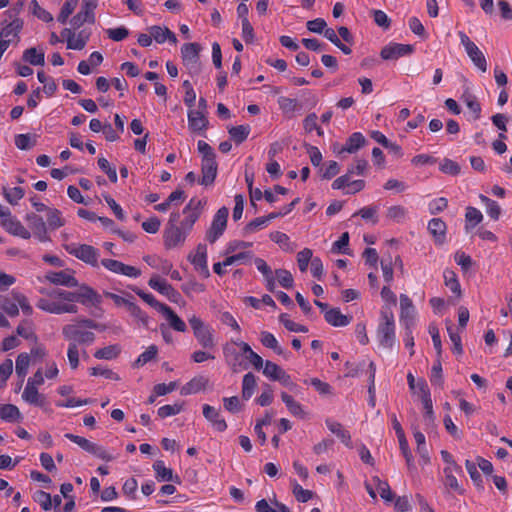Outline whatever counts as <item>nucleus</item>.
Instances as JSON below:
<instances>
[{"instance_id": "nucleus-7", "label": "nucleus", "mask_w": 512, "mask_h": 512, "mask_svg": "<svg viewBox=\"0 0 512 512\" xmlns=\"http://www.w3.org/2000/svg\"><path fill=\"white\" fill-rule=\"evenodd\" d=\"M201 45L198 43H187L181 48V55L183 64L188 69L191 75H196L200 72L199 53Z\"/></svg>"}, {"instance_id": "nucleus-59", "label": "nucleus", "mask_w": 512, "mask_h": 512, "mask_svg": "<svg viewBox=\"0 0 512 512\" xmlns=\"http://www.w3.org/2000/svg\"><path fill=\"white\" fill-rule=\"evenodd\" d=\"M183 409V404L174 403L172 405H164L158 409V415L161 418H166L169 416H174L180 413Z\"/></svg>"}, {"instance_id": "nucleus-6", "label": "nucleus", "mask_w": 512, "mask_h": 512, "mask_svg": "<svg viewBox=\"0 0 512 512\" xmlns=\"http://www.w3.org/2000/svg\"><path fill=\"white\" fill-rule=\"evenodd\" d=\"M23 20L14 18L11 21L3 20L0 28V41L7 47L17 45L20 41V32L23 28Z\"/></svg>"}, {"instance_id": "nucleus-50", "label": "nucleus", "mask_w": 512, "mask_h": 512, "mask_svg": "<svg viewBox=\"0 0 512 512\" xmlns=\"http://www.w3.org/2000/svg\"><path fill=\"white\" fill-rule=\"evenodd\" d=\"M5 199L11 204L16 205L23 198L25 192L21 187L3 188Z\"/></svg>"}, {"instance_id": "nucleus-55", "label": "nucleus", "mask_w": 512, "mask_h": 512, "mask_svg": "<svg viewBox=\"0 0 512 512\" xmlns=\"http://www.w3.org/2000/svg\"><path fill=\"white\" fill-rule=\"evenodd\" d=\"M11 296L15 300V302L18 305V308L20 307L24 314L31 315L33 312V309L31 305L28 302V299L25 295H23L20 292L12 291Z\"/></svg>"}, {"instance_id": "nucleus-14", "label": "nucleus", "mask_w": 512, "mask_h": 512, "mask_svg": "<svg viewBox=\"0 0 512 512\" xmlns=\"http://www.w3.org/2000/svg\"><path fill=\"white\" fill-rule=\"evenodd\" d=\"M148 285L162 295H165L170 301L174 303H178L182 298L177 290H175L165 280L161 279L158 275L152 276L148 282Z\"/></svg>"}, {"instance_id": "nucleus-5", "label": "nucleus", "mask_w": 512, "mask_h": 512, "mask_svg": "<svg viewBox=\"0 0 512 512\" xmlns=\"http://www.w3.org/2000/svg\"><path fill=\"white\" fill-rule=\"evenodd\" d=\"M64 249L77 259L92 267L98 266L100 253L98 249L88 244L69 243L65 244Z\"/></svg>"}, {"instance_id": "nucleus-31", "label": "nucleus", "mask_w": 512, "mask_h": 512, "mask_svg": "<svg viewBox=\"0 0 512 512\" xmlns=\"http://www.w3.org/2000/svg\"><path fill=\"white\" fill-rule=\"evenodd\" d=\"M328 429L335 434L347 447H352L349 432L338 422L326 421Z\"/></svg>"}, {"instance_id": "nucleus-42", "label": "nucleus", "mask_w": 512, "mask_h": 512, "mask_svg": "<svg viewBox=\"0 0 512 512\" xmlns=\"http://www.w3.org/2000/svg\"><path fill=\"white\" fill-rule=\"evenodd\" d=\"M260 341L263 346L274 350L278 355L284 354V350L279 345L277 339L275 338V336L272 333L267 332V331L261 332Z\"/></svg>"}, {"instance_id": "nucleus-64", "label": "nucleus", "mask_w": 512, "mask_h": 512, "mask_svg": "<svg viewBox=\"0 0 512 512\" xmlns=\"http://www.w3.org/2000/svg\"><path fill=\"white\" fill-rule=\"evenodd\" d=\"M293 494L295 498L302 503L308 502L313 497L311 490L303 489L302 486L296 482L293 484Z\"/></svg>"}, {"instance_id": "nucleus-43", "label": "nucleus", "mask_w": 512, "mask_h": 512, "mask_svg": "<svg viewBox=\"0 0 512 512\" xmlns=\"http://www.w3.org/2000/svg\"><path fill=\"white\" fill-rule=\"evenodd\" d=\"M444 283L445 285L458 297L461 296V287L459 284V281L457 279V276L454 271L452 270H445L444 271Z\"/></svg>"}, {"instance_id": "nucleus-26", "label": "nucleus", "mask_w": 512, "mask_h": 512, "mask_svg": "<svg viewBox=\"0 0 512 512\" xmlns=\"http://www.w3.org/2000/svg\"><path fill=\"white\" fill-rule=\"evenodd\" d=\"M149 32L157 43H164L166 40L170 41L173 44H176L177 38L175 34L169 30L167 27L161 26H151L149 28Z\"/></svg>"}, {"instance_id": "nucleus-54", "label": "nucleus", "mask_w": 512, "mask_h": 512, "mask_svg": "<svg viewBox=\"0 0 512 512\" xmlns=\"http://www.w3.org/2000/svg\"><path fill=\"white\" fill-rule=\"evenodd\" d=\"M398 440H399V447H400V450L406 460L407 467H408L409 471H413L415 469V464H414V459H413L412 453L408 446L407 439L405 437V438L398 439Z\"/></svg>"}, {"instance_id": "nucleus-46", "label": "nucleus", "mask_w": 512, "mask_h": 512, "mask_svg": "<svg viewBox=\"0 0 512 512\" xmlns=\"http://www.w3.org/2000/svg\"><path fill=\"white\" fill-rule=\"evenodd\" d=\"M153 469L159 481H174L173 471L170 468L165 467L163 461H156L153 464Z\"/></svg>"}, {"instance_id": "nucleus-47", "label": "nucleus", "mask_w": 512, "mask_h": 512, "mask_svg": "<svg viewBox=\"0 0 512 512\" xmlns=\"http://www.w3.org/2000/svg\"><path fill=\"white\" fill-rule=\"evenodd\" d=\"M465 218L467 222L465 228L468 230L479 224L483 220V215L478 209L474 207H467Z\"/></svg>"}, {"instance_id": "nucleus-58", "label": "nucleus", "mask_w": 512, "mask_h": 512, "mask_svg": "<svg viewBox=\"0 0 512 512\" xmlns=\"http://www.w3.org/2000/svg\"><path fill=\"white\" fill-rule=\"evenodd\" d=\"M30 9L32 13L44 22H50L53 20L51 13L42 8L36 0L30 2Z\"/></svg>"}, {"instance_id": "nucleus-37", "label": "nucleus", "mask_w": 512, "mask_h": 512, "mask_svg": "<svg viewBox=\"0 0 512 512\" xmlns=\"http://www.w3.org/2000/svg\"><path fill=\"white\" fill-rule=\"evenodd\" d=\"M228 132L230 134L231 139L235 143L241 144L248 138L249 133H250V126L249 125L232 126L228 129Z\"/></svg>"}, {"instance_id": "nucleus-33", "label": "nucleus", "mask_w": 512, "mask_h": 512, "mask_svg": "<svg viewBox=\"0 0 512 512\" xmlns=\"http://www.w3.org/2000/svg\"><path fill=\"white\" fill-rule=\"evenodd\" d=\"M190 260L197 269L205 270L206 273L209 274L207 270V249L205 245L199 244L195 254L191 256Z\"/></svg>"}, {"instance_id": "nucleus-44", "label": "nucleus", "mask_w": 512, "mask_h": 512, "mask_svg": "<svg viewBox=\"0 0 512 512\" xmlns=\"http://www.w3.org/2000/svg\"><path fill=\"white\" fill-rule=\"evenodd\" d=\"M47 212V223L49 228L55 230L65 224V220L58 209L50 208L47 209Z\"/></svg>"}, {"instance_id": "nucleus-48", "label": "nucleus", "mask_w": 512, "mask_h": 512, "mask_svg": "<svg viewBox=\"0 0 512 512\" xmlns=\"http://www.w3.org/2000/svg\"><path fill=\"white\" fill-rule=\"evenodd\" d=\"M132 290L147 304H149L151 307L155 308L159 312L162 311V309L166 306V304H163L155 299V297L152 294L146 293L142 291L141 289L137 287H133Z\"/></svg>"}, {"instance_id": "nucleus-24", "label": "nucleus", "mask_w": 512, "mask_h": 512, "mask_svg": "<svg viewBox=\"0 0 512 512\" xmlns=\"http://www.w3.org/2000/svg\"><path fill=\"white\" fill-rule=\"evenodd\" d=\"M22 399L30 405L43 407L46 404V397L39 393L37 387L26 385L22 393Z\"/></svg>"}, {"instance_id": "nucleus-20", "label": "nucleus", "mask_w": 512, "mask_h": 512, "mask_svg": "<svg viewBox=\"0 0 512 512\" xmlns=\"http://www.w3.org/2000/svg\"><path fill=\"white\" fill-rule=\"evenodd\" d=\"M428 230L436 244L442 245L445 242L447 226L443 220L440 218L431 219L428 223Z\"/></svg>"}, {"instance_id": "nucleus-36", "label": "nucleus", "mask_w": 512, "mask_h": 512, "mask_svg": "<svg viewBox=\"0 0 512 512\" xmlns=\"http://www.w3.org/2000/svg\"><path fill=\"white\" fill-rule=\"evenodd\" d=\"M257 386L256 377L252 372H249L243 376L242 380V398L248 400L253 395Z\"/></svg>"}, {"instance_id": "nucleus-28", "label": "nucleus", "mask_w": 512, "mask_h": 512, "mask_svg": "<svg viewBox=\"0 0 512 512\" xmlns=\"http://www.w3.org/2000/svg\"><path fill=\"white\" fill-rule=\"evenodd\" d=\"M413 435H414L415 442L417 444L416 451L420 456L421 463L423 465H427L430 462V457H429L428 450L425 446V436L423 433H421L415 427L413 428Z\"/></svg>"}, {"instance_id": "nucleus-21", "label": "nucleus", "mask_w": 512, "mask_h": 512, "mask_svg": "<svg viewBox=\"0 0 512 512\" xmlns=\"http://www.w3.org/2000/svg\"><path fill=\"white\" fill-rule=\"evenodd\" d=\"M209 383L207 377L203 375H197L193 377L189 382H187L184 386H182L180 393L181 395H190L198 393L204 390Z\"/></svg>"}, {"instance_id": "nucleus-13", "label": "nucleus", "mask_w": 512, "mask_h": 512, "mask_svg": "<svg viewBox=\"0 0 512 512\" xmlns=\"http://www.w3.org/2000/svg\"><path fill=\"white\" fill-rule=\"evenodd\" d=\"M413 51L414 47L410 44L390 43L381 49L380 56L383 60H397Z\"/></svg>"}, {"instance_id": "nucleus-56", "label": "nucleus", "mask_w": 512, "mask_h": 512, "mask_svg": "<svg viewBox=\"0 0 512 512\" xmlns=\"http://www.w3.org/2000/svg\"><path fill=\"white\" fill-rule=\"evenodd\" d=\"M283 371L284 370L279 365L272 361L267 360L264 364L263 374L274 381Z\"/></svg>"}, {"instance_id": "nucleus-29", "label": "nucleus", "mask_w": 512, "mask_h": 512, "mask_svg": "<svg viewBox=\"0 0 512 512\" xmlns=\"http://www.w3.org/2000/svg\"><path fill=\"white\" fill-rule=\"evenodd\" d=\"M0 419L7 422H17L22 419V415L17 406L0 404Z\"/></svg>"}, {"instance_id": "nucleus-27", "label": "nucleus", "mask_w": 512, "mask_h": 512, "mask_svg": "<svg viewBox=\"0 0 512 512\" xmlns=\"http://www.w3.org/2000/svg\"><path fill=\"white\" fill-rule=\"evenodd\" d=\"M161 313L175 331L185 332L187 330L185 322L169 306L166 305Z\"/></svg>"}, {"instance_id": "nucleus-16", "label": "nucleus", "mask_w": 512, "mask_h": 512, "mask_svg": "<svg viewBox=\"0 0 512 512\" xmlns=\"http://www.w3.org/2000/svg\"><path fill=\"white\" fill-rule=\"evenodd\" d=\"M47 281L55 285H62L66 287H77L78 281L73 275V271H50L45 275Z\"/></svg>"}, {"instance_id": "nucleus-45", "label": "nucleus", "mask_w": 512, "mask_h": 512, "mask_svg": "<svg viewBox=\"0 0 512 512\" xmlns=\"http://www.w3.org/2000/svg\"><path fill=\"white\" fill-rule=\"evenodd\" d=\"M0 309L6 312L10 317H16L19 314V308L13 297L0 296Z\"/></svg>"}, {"instance_id": "nucleus-30", "label": "nucleus", "mask_w": 512, "mask_h": 512, "mask_svg": "<svg viewBox=\"0 0 512 512\" xmlns=\"http://www.w3.org/2000/svg\"><path fill=\"white\" fill-rule=\"evenodd\" d=\"M365 143V137L360 132H355L347 139L345 146L339 151V153H355L362 146H364Z\"/></svg>"}, {"instance_id": "nucleus-34", "label": "nucleus", "mask_w": 512, "mask_h": 512, "mask_svg": "<svg viewBox=\"0 0 512 512\" xmlns=\"http://www.w3.org/2000/svg\"><path fill=\"white\" fill-rule=\"evenodd\" d=\"M23 60L34 66H43L45 63L44 51H38L37 48L32 47L26 49L22 56Z\"/></svg>"}, {"instance_id": "nucleus-15", "label": "nucleus", "mask_w": 512, "mask_h": 512, "mask_svg": "<svg viewBox=\"0 0 512 512\" xmlns=\"http://www.w3.org/2000/svg\"><path fill=\"white\" fill-rule=\"evenodd\" d=\"M1 225L8 233L14 236H18L23 239H29L31 237L30 232L22 225L18 219L11 216L10 211L7 212V215L1 217Z\"/></svg>"}, {"instance_id": "nucleus-51", "label": "nucleus", "mask_w": 512, "mask_h": 512, "mask_svg": "<svg viewBox=\"0 0 512 512\" xmlns=\"http://www.w3.org/2000/svg\"><path fill=\"white\" fill-rule=\"evenodd\" d=\"M79 0H66L63 4L61 11L58 15V21L62 24H65L69 16L75 10Z\"/></svg>"}, {"instance_id": "nucleus-41", "label": "nucleus", "mask_w": 512, "mask_h": 512, "mask_svg": "<svg viewBox=\"0 0 512 512\" xmlns=\"http://www.w3.org/2000/svg\"><path fill=\"white\" fill-rule=\"evenodd\" d=\"M30 361V355L28 353H20L16 359V374L20 379H22V381H24V378L28 373Z\"/></svg>"}, {"instance_id": "nucleus-38", "label": "nucleus", "mask_w": 512, "mask_h": 512, "mask_svg": "<svg viewBox=\"0 0 512 512\" xmlns=\"http://www.w3.org/2000/svg\"><path fill=\"white\" fill-rule=\"evenodd\" d=\"M121 353V347L118 344L106 346L104 348L96 350L94 357L97 359L112 360L119 356Z\"/></svg>"}, {"instance_id": "nucleus-40", "label": "nucleus", "mask_w": 512, "mask_h": 512, "mask_svg": "<svg viewBox=\"0 0 512 512\" xmlns=\"http://www.w3.org/2000/svg\"><path fill=\"white\" fill-rule=\"evenodd\" d=\"M78 297L77 302L85 304L86 302L97 303L100 301L99 295L89 286H82L78 292H75Z\"/></svg>"}, {"instance_id": "nucleus-4", "label": "nucleus", "mask_w": 512, "mask_h": 512, "mask_svg": "<svg viewBox=\"0 0 512 512\" xmlns=\"http://www.w3.org/2000/svg\"><path fill=\"white\" fill-rule=\"evenodd\" d=\"M83 327L85 326L80 323L79 319L73 324L64 325L62 328V335L69 341V343H74L75 345H89L94 342L95 334L93 332L83 330Z\"/></svg>"}, {"instance_id": "nucleus-52", "label": "nucleus", "mask_w": 512, "mask_h": 512, "mask_svg": "<svg viewBox=\"0 0 512 512\" xmlns=\"http://www.w3.org/2000/svg\"><path fill=\"white\" fill-rule=\"evenodd\" d=\"M480 199L483 203H485L488 215L492 219L497 220L501 213L500 206L497 204V202L484 195H480Z\"/></svg>"}, {"instance_id": "nucleus-53", "label": "nucleus", "mask_w": 512, "mask_h": 512, "mask_svg": "<svg viewBox=\"0 0 512 512\" xmlns=\"http://www.w3.org/2000/svg\"><path fill=\"white\" fill-rule=\"evenodd\" d=\"M312 250L304 248L297 254V263L301 272H306L309 262H312Z\"/></svg>"}, {"instance_id": "nucleus-18", "label": "nucleus", "mask_w": 512, "mask_h": 512, "mask_svg": "<svg viewBox=\"0 0 512 512\" xmlns=\"http://www.w3.org/2000/svg\"><path fill=\"white\" fill-rule=\"evenodd\" d=\"M26 220L35 237H37L41 242L49 240V237L47 236V226L42 217L35 213H30L27 214Z\"/></svg>"}, {"instance_id": "nucleus-60", "label": "nucleus", "mask_w": 512, "mask_h": 512, "mask_svg": "<svg viewBox=\"0 0 512 512\" xmlns=\"http://www.w3.org/2000/svg\"><path fill=\"white\" fill-rule=\"evenodd\" d=\"M373 481L376 483L377 490L382 499L385 501H392L393 494L387 482L381 481L378 477H374Z\"/></svg>"}, {"instance_id": "nucleus-49", "label": "nucleus", "mask_w": 512, "mask_h": 512, "mask_svg": "<svg viewBox=\"0 0 512 512\" xmlns=\"http://www.w3.org/2000/svg\"><path fill=\"white\" fill-rule=\"evenodd\" d=\"M15 145L20 150H29L36 145V137L29 134H19L15 137Z\"/></svg>"}, {"instance_id": "nucleus-11", "label": "nucleus", "mask_w": 512, "mask_h": 512, "mask_svg": "<svg viewBox=\"0 0 512 512\" xmlns=\"http://www.w3.org/2000/svg\"><path fill=\"white\" fill-rule=\"evenodd\" d=\"M96 6V0H83L81 10L70 21L72 27L77 29L84 23H94V10Z\"/></svg>"}, {"instance_id": "nucleus-23", "label": "nucleus", "mask_w": 512, "mask_h": 512, "mask_svg": "<svg viewBox=\"0 0 512 512\" xmlns=\"http://www.w3.org/2000/svg\"><path fill=\"white\" fill-rule=\"evenodd\" d=\"M203 415L209 422L212 423L216 430L220 432L226 430V421L223 418H220V412L214 407L205 404L203 406Z\"/></svg>"}, {"instance_id": "nucleus-9", "label": "nucleus", "mask_w": 512, "mask_h": 512, "mask_svg": "<svg viewBox=\"0 0 512 512\" xmlns=\"http://www.w3.org/2000/svg\"><path fill=\"white\" fill-rule=\"evenodd\" d=\"M206 204L205 200L192 198L188 204L183 209L184 219L180 222V224L186 229L188 232L191 231L193 225L198 220L200 215L202 214L204 205Z\"/></svg>"}, {"instance_id": "nucleus-63", "label": "nucleus", "mask_w": 512, "mask_h": 512, "mask_svg": "<svg viewBox=\"0 0 512 512\" xmlns=\"http://www.w3.org/2000/svg\"><path fill=\"white\" fill-rule=\"evenodd\" d=\"M349 234L344 232L340 238L333 243L332 251L341 254L348 253Z\"/></svg>"}, {"instance_id": "nucleus-12", "label": "nucleus", "mask_w": 512, "mask_h": 512, "mask_svg": "<svg viewBox=\"0 0 512 512\" xmlns=\"http://www.w3.org/2000/svg\"><path fill=\"white\" fill-rule=\"evenodd\" d=\"M101 264L110 272L115 274L124 275L130 278H137L141 275L140 269L124 264L118 260L113 259H102Z\"/></svg>"}, {"instance_id": "nucleus-10", "label": "nucleus", "mask_w": 512, "mask_h": 512, "mask_svg": "<svg viewBox=\"0 0 512 512\" xmlns=\"http://www.w3.org/2000/svg\"><path fill=\"white\" fill-rule=\"evenodd\" d=\"M229 210L227 207H221L213 217L210 228L206 232V239L214 243L225 231Z\"/></svg>"}, {"instance_id": "nucleus-57", "label": "nucleus", "mask_w": 512, "mask_h": 512, "mask_svg": "<svg viewBox=\"0 0 512 512\" xmlns=\"http://www.w3.org/2000/svg\"><path fill=\"white\" fill-rule=\"evenodd\" d=\"M275 276L283 288L289 289L293 286V276L288 270L277 269L275 270Z\"/></svg>"}, {"instance_id": "nucleus-62", "label": "nucleus", "mask_w": 512, "mask_h": 512, "mask_svg": "<svg viewBox=\"0 0 512 512\" xmlns=\"http://www.w3.org/2000/svg\"><path fill=\"white\" fill-rule=\"evenodd\" d=\"M33 499L40 504V506L45 510H49L52 507V497L49 493L39 490L36 491Z\"/></svg>"}, {"instance_id": "nucleus-35", "label": "nucleus", "mask_w": 512, "mask_h": 512, "mask_svg": "<svg viewBox=\"0 0 512 512\" xmlns=\"http://www.w3.org/2000/svg\"><path fill=\"white\" fill-rule=\"evenodd\" d=\"M273 504L274 507H272L266 499H261L255 505L256 512H290L286 505L275 499L273 500Z\"/></svg>"}, {"instance_id": "nucleus-17", "label": "nucleus", "mask_w": 512, "mask_h": 512, "mask_svg": "<svg viewBox=\"0 0 512 512\" xmlns=\"http://www.w3.org/2000/svg\"><path fill=\"white\" fill-rule=\"evenodd\" d=\"M400 309V319L404 322L405 329L410 330L415 322V307L406 294L400 295Z\"/></svg>"}, {"instance_id": "nucleus-39", "label": "nucleus", "mask_w": 512, "mask_h": 512, "mask_svg": "<svg viewBox=\"0 0 512 512\" xmlns=\"http://www.w3.org/2000/svg\"><path fill=\"white\" fill-rule=\"evenodd\" d=\"M158 355V348L156 345H150L133 363V367L139 368L148 362L155 360Z\"/></svg>"}, {"instance_id": "nucleus-61", "label": "nucleus", "mask_w": 512, "mask_h": 512, "mask_svg": "<svg viewBox=\"0 0 512 512\" xmlns=\"http://www.w3.org/2000/svg\"><path fill=\"white\" fill-rule=\"evenodd\" d=\"M47 295L51 298H59L67 302H76L78 301V297L75 292L66 291L62 289H55L51 292H48Z\"/></svg>"}, {"instance_id": "nucleus-19", "label": "nucleus", "mask_w": 512, "mask_h": 512, "mask_svg": "<svg viewBox=\"0 0 512 512\" xmlns=\"http://www.w3.org/2000/svg\"><path fill=\"white\" fill-rule=\"evenodd\" d=\"M217 163L216 160L202 159L201 172L202 177L199 183L204 186H210L214 183L217 175Z\"/></svg>"}, {"instance_id": "nucleus-2", "label": "nucleus", "mask_w": 512, "mask_h": 512, "mask_svg": "<svg viewBox=\"0 0 512 512\" xmlns=\"http://www.w3.org/2000/svg\"><path fill=\"white\" fill-rule=\"evenodd\" d=\"M379 343L384 348H392L395 343L394 315L390 308L385 307L381 311V322L377 330Z\"/></svg>"}, {"instance_id": "nucleus-22", "label": "nucleus", "mask_w": 512, "mask_h": 512, "mask_svg": "<svg viewBox=\"0 0 512 512\" xmlns=\"http://www.w3.org/2000/svg\"><path fill=\"white\" fill-rule=\"evenodd\" d=\"M188 126L194 132L205 131L208 127V120L203 111L191 110L188 113Z\"/></svg>"}, {"instance_id": "nucleus-3", "label": "nucleus", "mask_w": 512, "mask_h": 512, "mask_svg": "<svg viewBox=\"0 0 512 512\" xmlns=\"http://www.w3.org/2000/svg\"><path fill=\"white\" fill-rule=\"evenodd\" d=\"M193 334L199 345L204 349H213L216 346L214 330L205 324L199 317L193 315L188 319Z\"/></svg>"}, {"instance_id": "nucleus-8", "label": "nucleus", "mask_w": 512, "mask_h": 512, "mask_svg": "<svg viewBox=\"0 0 512 512\" xmlns=\"http://www.w3.org/2000/svg\"><path fill=\"white\" fill-rule=\"evenodd\" d=\"M460 42L464 46L467 55L473 64L482 72L487 71V61L482 51L477 45L470 40V38L462 31L458 32Z\"/></svg>"}, {"instance_id": "nucleus-25", "label": "nucleus", "mask_w": 512, "mask_h": 512, "mask_svg": "<svg viewBox=\"0 0 512 512\" xmlns=\"http://www.w3.org/2000/svg\"><path fill=\"white\" fill-rule=\"evenodd\" d=\"M324 318L327 323L335 327H344L347 326L351 317L344 315L338 308H331L325 312Z\"/></svg>"}, {"instance_id": "nucleus-1", "label": "nucleus", "mask_w": 512, "mask_h": 512, "mask_svg": "<svg viewBox=\"0 0 512 512\" xmlns=\"http://www.w3.org/2000/svg\"><path fill=\"white\" fill-rule=\"evenodd\" d=\"M179 219V212H172L170 214L164 231V242L167 248H174L182 245L189 233L181 224L178 225Z\"/></svg>"}, {"instance_id": "nucleus-32", "label": "nucleus", "mask_w": 512, "mask_h": 512, "mask_svg": "<svg viewBox=\"0 0 512 512\" xmlns=\"http://www.w3.org/2000/svg\"><path fill=\"white\" fill-rule=\"evenodd\" d=\"M281 398L292 415L300 418H305L306 413L304 412L302 405L296 400H294V398L291 395L287 394L286 392H282Z\"/></svg>"}]
</instances>
